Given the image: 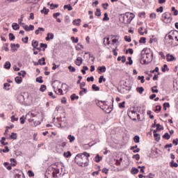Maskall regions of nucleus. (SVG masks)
Wrapping results in <instances>:
<instances>
[{
	"mask_svg": "<svg viewBox=\"0 0 178 178\" xmlns=\"http://www.w3.org/2000/svg\"><path fill=\"white\" fill-rule=\"evenodd\" d=\"M95 162H101L102 161V156H99V154H97L95 157Z\"/></svg>",
	"mask_w": 178,
	"mask_h": 178,
	"instance_id": "4be33fe9",
	"label": "nucleus"
},
{
	"mask_svg": "<svg viewBox=\"0 0 178 178\" xmlns=\"http://www.w3.org/2000/svg\"><path fill=\"white\" fill-rule=\"evenodd\" d=\"M71 40L73 42H74L75 44H77V42H79V38H74V36H72L71 38Z\"/></svg>",
	"mask_w": 178,
	"mask_h": 178,
	"instance_id": "3c124183",
	"label": "nucleus"
},
{
	"mask_svg": "<svg viewBox=\"0 0 178 178\" xmlns=\"http://www.w3.org/2000/svg\"><path fill=\"white\" fill-rule=\"evenodd\" d=\"M129 62L126 63V65H133V60L131 59V57H128Z\"/></svg>",
	"mask_w": 178,
	"mask_h": 178,
	"instance_id": "4d7b16f0",
	"label": "nucleus"
},
{
	"mask_svg": "<svg viewBox=\"0 0 178 178\" xmlns=\"http://www.w3.org/2000/svg\"><path fill=\"white\" fill-rule=\"evenodd\" d=\"M137 92H139V94H143L144 92V88L143 87H138L136 88Z\"/></svg>",
	"mask_w": 178,
	"mask_h": 178,
	"instance_id": "bb28decb",
	"label": "nucleus"
},
{
	"mask_svg": "<svg viewBox=\"0 0 178 178\" xmlns=\"http://www.w3.org/2000/svg\"><path fill=\"white\" fill-rule=\"evenodd\" d=\"M23 29L25 30V31H33L34 30V25H24L22 26Z\"/></svg>",
	"mask_w": 178,
	"mask_h": 178,
	"instance_id": "6e6552de",
	"label": "nucleus"
},
{
	"mask_svg": "<svg viewBox=\"0 0 178 178\" xmlns=\"http://www.w3.org/2000/svg\"><path fill=\"white\" fill-rule=\"evenodd\" d=\"M38 62H39V65H40L41 66H44V65H47V63H45V58L44 57L39 59Z\"/></svg>",
	"mask_w": 178,
	"mask_h": 178,
	"instance_id": "6ab92c4d",
	"label": "nucleus"
},
{
	"mask_svg": "<svg viewBox=\"0 0 178 178\" xmlns=\"http://www.w3.org/2000/svg\"><path fill=\"white\" fill-rule=\"evenodd\" d=\"M132 158H133V159H136V161H140V154H134L132 156Z\"/></svg>",
	"mask_w": 178,
	"mask_h": 178,
	"instance_id": "8fccbe9b",
	"label": "nucleus"
},
{
	"mask_svg": "<svg viewBox=\"0 0 178 178\" xmlns=\"http://www.w3.org/2000/svg\"><path fill=\"white\" fill-rule=\"evenodd\" d=\"M40 0H27L28 3H37L40 2Z\"/></svg>",
	"mask_w": 178,
	"mask_h": 178,
	"instance_id": "5fc2aeb1",
	"label": "nucleus"
},
{
	"mask_svg": "<svg viewBox=\"0 0 178 178\" xmlns=\"http://www.w3.org/2000/svg\"><path fill=\"white\" fill-rule=\"evenodd\" d=\"M88 158H90V153L85 152L81 154H78L75 156L74 161L79 166H88Z\"/></svg>",
	"mask_w": 178,
	"mask_h": 178,
	"instance_id": "f257e3e1",
	"label": "nucleus"
},
{
	"mask_svg": "<svg viewBox=\"0 0 178 178\" xmlns=\"http://www.w3.org/2000/svg\"><path fill=\"white\" fill-rule=\"evenodd\" d=\"M83 90H81L79 92V95H83V92H85V94H87V88H82Z\"/></svg>",
	"mask_w": 178,
	"mask_h": 178,
	"instance_id": "0e129e2a",
	"label": "nucleus"
},
{
	"mask_svg": "<svg viewBox=\"0 0 178 178\" xmlns=\"http://www.w3.org/2000/svg\"><path fill=\"white\" fill-rule=\"evenodd\" d=\"M8 87H10V84H9L8 83H5L3 84V89L6 90V91H9V88Z\"/></svg>",
	"mask_w": 178,
	"mask_h": 178,
	"instance_id": "58836bf2",
	"label": "nucleus"
},
{
	"mask_svg": "<svg viewBox=\"0 0 178 178\" xmlns=\"http://www.w3.org/2000/svg\"><path fill=\"white\" fill-rule=\"evenodd\" d=\"M139 42L140 44H145L147 42V38L144 37L140 38Z\"/></svg>",
	"mask_w": 178,
	"mask_h": 178,
	"instance_id": "e433bc0d",
	"label": "nucleus"
},
{
	"mask_svg": "<svg viewBox=\"0 0 178 178\" xmlns=\"http://www.w3.org/2000/svg\"><path fill=\"white\" fill-rule=\"evenodd\" d=\"M170 166L172 168H177L178 167V164H177V163L175 162V161H172L170 162Z\"/></svg>",
	"mask_w": 178,
	"mask_h": 178,
	"instance_id": "ea45409f",
	"label": "nucleus"
},
{
	"mask_svg": "<svg viewBox=\"0 0 178 178\" xmlns=\"http://www.w3.org/2000/svg\"><path fill=\"white\" fill-rule=\"evenodd\" d=\"M75 64L77 66H81V65L83 64V58L78 57L75 61Z\"/></svg>",
	"mask_w": 178,
	"mask_h": 178,
	"instance_id": "ddd939ff",
	"label": "nucleus"
},
{
	"mask_svg": "<svg viewBox=\"0 0 178 178\" xmlns=\"http://www.w3.org/2000/svg\"><path fill=\"white\" fill-rule=\"evenodd\" d=\"M10 66H12V65L10 64V62L7 61L5 63L3 67L4 69H7V70H9V69H10Z\"/></svg>",
	"mask_w": 178,
	"mask_h": 178,
	"instance_id": "f3484780",
	"label": "nucleus"
},
{
	"mask_svg": "<svg viewBox=\"0 0 178 178\" xmlns=\"http://www.w3.org/2000/svg\"><path fill=\"white\" fill-rule=\"evenodd\" d=\"M67 138H68V140H70V143H73V141H74V140H76V137H74V136H72V135H69Z\"/></svg>",
	"mask_w": 178,
	"mask_h": 178,
	"instance_id": "7c9ffc66",
	"label": "nucleus"
},
{
	"mask_svg": "<svg viewBox=\"0 0 178 178\" xmlns=\"http://www.w3.org/2000/svg\"><path fill=\"white\" fill-rule=\"evenodd\" d=\"M166 58L168 62H173V60H176V58H175L173 55H170L169 54H167Z\"/></svg>",
	"mask_w": 178,
	"mask_h": 178,
	"instance_id": "f8f14e48",
	"label": "nucleus"
},
{
	"mask_svg": "<svg viewBox=\"0 0 178 178\" xmlns=\"http://www.w3.org/2000/svg\"><path fill=\"white\" fill-rule=\"evenodd\" d=\"M134 143H140V136H135L134 138Z\"/></svg>",
	"mask_w": 178,
	"mask_h": 178,
	"instance_id": "a19ab883",
	"label": "nucleus"
},
{
	"mask_svg": "<svg viewBox=\"0 0 178 178\" xmlns=\"http://www.w3.org/2000/svg\"><path fill=\"white\" fill-rule=\"evenodd\" d=\"M62 86V83H60V81H54L52 83V87L54 88V92L56 93V89L58 90V95H63V90H62V88H60V86Z\"/></svg>",
	"mask_w": 178,
	"mask_h": 178,
	"instance_id": "20e7f679",
	"label": "nucleus"
},
{
	"mask_svg": "<svg viewBox=\"0 0 178 178\" xmlns=\"http://www.w3.org/2000/svg\"><path fill=\"white\" fill-rule=\"evenodd\" d=\"M46 90H47V86L41 85L40 91H41L42 92H44V91H45Z\"/></svg>",
	"mask_w": 178,
	"mask_h": 178,
	"instance_id": "09e8293b",
	"label": "nucleus"
},
{
	"mask_svg": "<svg viewBox=\"0 0 178 178\" xmlns=\"http://www.w3.org/2000/svg\"><path fill=\"white\" fill-rule=\"evenodd\" d=\"M124 104H126V102H122L119 104V108H125Z\"/></svg>",
	"mask_w": 178,
	"mask_h": 178,
	"instance_id": "774afa93",
	"label": "nucleus"
},
{
	"mask_svg": "<svg viewBox=\"0 0 178 178\" xmlns=\"http://www.w3.org/2000/svg\"><path fill=\"white\" fill-rule=\"evenodd\" d=\"M72 23L74 26H80V23H81V19H74Z\"/></svg>",
	"mask_w": 178,
	"mask_h": 178,
	"instance_id": "aec40b11",
	"label": "nucleus"
},
{
	"mask_svg": "<svg viewBox=\"0 0 178 178\" xmlns=\"http://www.w3.org/2000/svg\"><path fill=\"white\" fill-rule=\"evenodd\" d=\"M130 115H137V111L132 110L128 113V116H129V118Z\"/></svg>",
	"mask_w": 178,
	"mask_h": 178,
	"instance_id": "6e6d98bb",
	"label": "nucleus"
},
{
	"mask_svg": "<svg viewBox=\"0 0 178 178\" xmlns=\"http://www.w3.org/2000/svg\"><path fill=\"white\" fill-rule=\"evenodd\" d=\"M150 19H156V13H151L149 15Z\"/></svg>",
	"mask_w": 178,
	"mask_h": 178,
	"instance_id": "338daca9",
	"label": "nucleus"
},
{
	"mask_svg": "<svg viewBox=\"0 0 178 178\" xmlns=\"http://www.w3.org/2000/svg\"><path fill=\"white\" fill-rule=\"evenodd\" d=\"M163 106L164 111L167 110L166 108H170V104H169V102L164 103Z\"/></svg>",
	"mask_w": 178,
	"mask_h": 178,
	"instance_id": "4c0bfd02",
	"label": "nucleus"
},
{
	"mask_svg": "<svg viewBox=\"0 0 178 178\" xmlns=\"http://www.w3.org/2000/svg\"><path fill=\"white\" fill-rule=\"evenodd\" d=\"M155 88H158V86H153V87L152 88V92L153 93H156V94H157V92H159V90H158V89H155Z\"/></svg>",
	"mask_w": 178,
	"mask_h": 178,
	"instance_id": "f704fd0d",
	"label": "nucleus"
},
{
	"mask_svg": "<svg viewBox=\"0 0 178 178\" xmlns=\"http://www.w3.org/2000/svg\"><path fill=\"white\" fill-rule=\"evenodd\" d=\"M156 127L157 130H163V127H162V125H160L159 124H156Z\"/></svg>",
	"mask_w": 178,
	"mask_h": 178,
	"instance_id": "680f3d73",
	"label": "nucleus"
},
{
	"mask_svg": "<svg viewBox=\"0 0 178 178\" xmlns=\"http://www.w3.org/2000/svg\"><path fill=\"white\" fill-rule=\"evenodd\" d=\"M161 70L163 73H165V72H166V70H167V72H169V67H168V65L165 64L163 65V67L161 68Z\"/></svg>",
	"mask_w": 178,
	"mask_h": 178,
	"instance_id": "473e14b6",
	"label": "nucleus"
},
{
	"mask_svg": "<svg viewBox=\"0 0 178 178\" xmlns=\"http://www.w3.org/2000/svg\"><path fill=\"white\" fill-rule=\"evenodd\" d=\"M17 99H19L21 102L24 101V93H21L17 96Z\"/></svg>",
	"mask_w": 178,
	"mask_h": 178,
	"instance_id": "412c9836",
	"label": "nucleus"
},
{
	"mask_svg": "<svg viewBox=\"0 0 178 178\" xmlns=\"http://www.w3.org/2000/svg\"><path fill=\"white\" fill-rule=\"evenodd\" d=\"M54 171L52 172V176L53 177L56 178V177H58V176L56 175H59V172H60V170H59V168L56 167L54 168Z\"/></svg>",
	"mask_w": 178,
	"mask_h": 178,
	"instance_id": "1a4fd4ad",
	"label": "nucleus"
},
{
	"mask_svg": "<svg viewBox=\"0 0 178 178\" xmlns=\"http://www.w3.org/2000/svg\"><path fill=\"white\" fill-rule=\"evenodd\" d=\"M95 16H97L98 17H101V10L99 8L96 9Z\"/></svg>",
	"mask_w": 178,
	"mask_h": 178,
	"instance_id": "37998d69",
	"label": "nucleus"
},
{
	"mask_svg": "<svg viewBox=\"0 0 178 178\" xmlns=\"http://www.w3.org/2000/svg\"><path fill=\"white\" fill-rule=\"evenodd\" d=\"M170 40V41H172V42L175 41V38H173V36H172V35H166L165 37V40Z\"/></svg>",
	"mask_w": 178,
	"mask_h": 178,
	"instance_id": "cd10ccee",
	"label": "nucleus"
},
{
	"mask_svg": "<svg viewBox=\"0 0 178 178\" xmlns=\"http://www.w3.org/2000/svg\"><path fill=\"white\" fill-rule=\"evenodd\" d=\"M134 147L136 149L135 150H134V153L137 154V152H138L140 151V148H138V146L137 145H136Z\"/></svg>",
	"mask_w": 178,
	"mask_h": 178,
	"instance_id": "bf43d9fd",
	"label": "nucleus"
},
{
	"mask_svg": "<svg viewBox=\"0 0 178 178\" xmlns=\"http://www.w3.org/2000/svg\"><path fill=\"white\" fill-rule=\"evenodd\" d=\"M97 70H99L98 73H105L106 72V67L105 65L99 66L97 68Z\"/></svg>",
	"mask_w": 178,
	"mask_h": 178,
	"instance_id": "9b49d317",
	"label": "nucleus"
},
{
	"mask_svg": "<svg viewBox=\"0 0 178 178\" xmlns=\"http://www.w3.org/2000/svg\"><path fill=\"white\" fill-rule=\"evenodd\" d=\"M9 38H10V41H13V40H15V38H16V37H15L14 35H13V33H9Z\"/></svg>",
	"mask_w": 178,
	"mask_h": 178,
	"instance_id": "e2e57ef3",
	"label": "nucleus"
},
{
	"mask_svg": "<svg viewBox=\"0 0 178 178\" xmlns=\"http://www.w3.org/2000/svg\"><path fill=\"white\" fill-rule=\"evenodd\" d=\"M32 47H33V51H35V49H37V51H41V48L38 47V41L33 40L32 41Z\"/></svg>",
	"mask_w": 178,
	"mask_h": 178,
	"instance_id": "423d86ee",
	"label": "nucleus"
},
{
	"mask_svg": "<svg viewBox=\"0 0 178 178\" xmlns=\"http://www.w3.org/2000/svg\"><path fill=\"white\" fill-rule=\"evenodd\" d=\"M68 69H69L70 72H71V73L76 72V68L72 65H70L68 67Z\"/></svg>",
	"mask_w": 178,
	"mask_h": 178,
	"instance_id": "49530a36",
	"label": "nucleus"
},
{
	"mask_svg": "<svg viewBox=\"0 0 178 178\" xmlns=\"http://www.w3.org/2000/svg\"><path fill=\"white\" fill-rule=\"evenodd\" d=\"M164 23H172V14L170 13H165L162 15Z\"/></svg>",
	"mask_w": 178,
	"mask_h": 178,
	"instance_id": "39448f33",
	"label": "nucleus"
},
{
	"mask_svg": "<svg viewBox=\"0 0 178 178\" xmlns=\"http://www.w3.org/2000/svg\"><path fill=\"white\" fill-rule=\"evenodd\" d=\"M54 38H55V35H54L52 33H48L45 40L46 41H49L51 40H54Z\"/></svg>",
	"mask_w": 178,
	"mask_h": 178,
	"instance_id": "9d476101",
	"label": "nucleus"
},
{
	"mask_svg": "<svg viewBox=\"0 0 178 178\" xmlns=\"http://www.w3.org/2000/svg\"><path fill=\"white\" fill-rule=\"evenodd\" d=\"M44 31H45V29L44 28L39 27L38 30L35 31V34H36V35H38V34Z\"/></svg>",
	"mask_w": 178,
	"mask_h": 178,
	"instance_id": "a211bd4d",
	"label": "nucleus"
},
{
	"mask_svg": "<svg viewBox=\"0 0 178 178\" xmlns=\"http://www.w3.org/2000/svg\"><path fill=\"white\" fill-rule=\"evenodd\" d=\"M118 61L122 60V63H124L126 62V56H119V57L118 58Z\"/></svg>",
	"mask_w": 178,
	"mask_h": 178,
	"instance_id": "a878e982",
	"label": "nucleus"
},
{
	"mask_svg": "<svg viewBox=\"0 0 178 178\" xmlns=\"http://www.w3.org/2000/svg\"><path fill=\"white\" fill-rule=\"evenodd\" d=\"M92 88L93 90V91H99V87L97 86V85L93 84L92 86Z\"/></svg>",
	"mask_w": 178,
	"mask_h": 178,
	"instance_id": "a18cd8bd",
	"label": "nucleus"
},
{
	"mask_svg": "<svg viewBox=\"0 0 178 178\" xmlns=\"http://www.w3.org/2000/svg\"><path fill=\"white\" fill-rule=\"evenodd\" d=\"M12 27L13 30H19V29H20V26L17 23H13Z\"/></svg>",
	"mask_w": 178,
	"mask_h": 178,
	"instance_id": "b1692460",
	"label": "nucleus"
},
{
	"mask_svg": "<svg viewBox=\"0 0 178 178\" xmlns=\"http://www.w3.org/2000/svg\"><path fill=\"white\" fill-rule=\"evenodd\" d=\"M19 120L18 118H15V115L11 116V122H17Z\"/></svg>",
	"mask_w": 178,
	"mask_h": 178,
	"instance_id": "69168bd1",
	"label": "nucleus"
},
{
	"mask_svg": "<svg viewBox=\"0 0 178 178\" xmlns=\"http://www.w3.org/2000/svg\"><path fill=\"white\" fill-rule=\"evenodd\" d=\"M63 155L65 158H70L72 156V153L67 151V152H64Z\"/></svg>",
	"mask_w": 178,
	"mask_h": 178,
	"instance_id": "c9c22d12",
	"label": "nucleus"
},
{
	"mask_svg": "<svg viewBox=\"0 0 178 178\" xmlns=\"http://www.w3.org/2000/svg\"><path fill=\"white\" fill-rule=\"evenodd\" d=\"M10 138H11V140H17V134H16V133H11Z\"/></svg>",
	"mask_w": 178,
	"mask_h": 178,
	"instance_id": "393cba45",
	"label": "nucleus"
},
{
	"mask_svg": "<svg viewBox=\"0 0 178 178\" xmlns=\"http://www.w3.org/2000/svg\"><path fill=\"white\" fill-rule=\"evenodd\" d=\"M29 120L30 122H33V124H33V126H34L35 127L36 126H40V124H41V122H40V121H35L34 119H29Z\"/></svg>",
	"mask_w": 178,
	"mask_h": 178,
	"instance_id": "4468645a",
	"label": "nucleus"
},
{
	"mask_svg": "<svg viewBox=\"0 0 178 178\" xmlns=\"http://www.w3.org/2000/svg\"><path fill=\"white\" fill-rule=\"evenodd\" d=\"M124 40L127 41V42H131V38L126 35L124 36Z\"/></svg>",
	"mask_w": 178,
	"mask_h": 178,
	"instance_id": "052dcab7",
	"label": "nucleus"
},
{
	"mask_svg": "<svg viewBox=\"0 0 178 178\" xmlns=\"http://www.w3.org/2000/svg\"><path fill=\"white\" fill-rule=\"evenodd\" d=\"M72 101H74V99H79V96H76V94H72L70 97Z\"/></svg>",
	"mask_w": 178,
	"mask_h": 178,
	"instance_id": "79ce46f5",
	"label": "nucleus"
},
{
	"mask_svg": "<svg viewBox=\"0 0 178 178\" xmlns=\"http://www.w3.org/2000/svg\"><path fill=\"white\" fill-rule=\"evenodd\" d=\"M163 138H164L165 140H170V134H169V133L166 132V133L163 136Z\"/></svg>",
	"mask_w": 178,
	"mask_h": 178,
	"instance_id": "c756f323",
	"label": "nucleus"
},
{
	"mask_svg": "<svg viewBox=\"0 0 178 178\" xmlns=\"http://www.w3.org/2000/svg\"><path fill=\"white\" fill-rule=\"evenodd\" d=\"M140 172V170H138V168H131V174L132 175H137V173H138Z\"/></svg>",
	"mask_w": 178,
	"mask_h": 178,
	"instance_id": "5701e85b",
	"label": "nucleus"
},
{
	"mask_svg": "<svg viewBox=\"0 0 178 178\" xmlns=\"http://www.w3.org/2000/svg\"><path fill=\"white\" fill-rule=\"evenodd\" d=\"M23 19H24V15H21L20 18L18 19V24H19L20 26H26V24L22 23L23 22Z\"/></svg>",
	"mask_w": 178,
	"mask_h": 178,
	"instance_id": "2eb2a0df",
	"label": "nucleus"
},
{
	"mask_svg": "<svg viewBox=\"0 0 178 178\" xmlns=\"http://www.w3.org/2000/svg\"><path fill=\"white\" fill-rule=\"evenodd\" d=\"M102 81H106V79L104 78V76H100V77L99 78V84H101V83H102Z\"/></svg>",
	"mask_w": 178,
	"mask_h": 178,
	"instance_id": "c03bdc74",
	"label": "nucleus"
},
{
	"mask_svg": "<svg viewBox=\"0 0 178 178\" xmlns=\"http://www.w3.org/2000/svg\"><path fill=\"white\" fill-rule=\"evenodd\" d=\"M104 22H108L109 21V17H108V13H104V17L103 18Z\"/></svg>",
	"mask_w": 178,
	"mask_h": 178,
	"instance_id": "de8ad7c7",
	"label": "nucleus"
},
{
	"mask_svg": "<svg viewBox=\"0 0 178 178\" xmlns=\"http://www.w3.org/2000/svg\"><path fill=\"white\" fill-rule=\"evenodd\" d=\"M97 106H99L102 111H105V106H106V102L105 101H99L97 102Z\"/></svg>",
	"mask_w": 178,
	"mask_h": 178,
	"instance_id": "0eeeda50",
	"label": "nucleus"
},
{
	"mask_svg": "<svg viewBox=\"0 0 178 178\" xmlns=\"http://www.w3.org/2000/svg\"><path fill=\"white\" fill-rule=\"evenodd\" d=\"M10 161L12 163L11 166H16V159H10Z\"/></svg>",
	"mask_w": 178,
	"mask_h": 178,
	"instance_id": "603ef678",
	"label": "nucleus"
},
{
	"mask_svg": "<svg viewBox=\"0 0 178 178\" xmlns=\"http://www.w3.org/2000/svg\"><path fill=\"white\" fill-rule=\"evenodd\" d=\"M135 15L131 13H126L124 14H121L120 15V21L124 24H130L133 19H134Z\"/></svg>",
	"mask_w": 178,
	"mask_h": 178,
	"instance_id": "7ed1b4c3",
	"label": "nucleus"
},
{
	"mask_svg": "<svg viewBox=\"0 0 178 178\" xmlns=\"http://www.w3.org/2000/svg\"><path fill=\"white\" fill-rule=\"evenodd\" d=\"M138 80H140V83H142L145 81V79H144V76H138Z\"/></svg>",
	"mask_w": 178,
	"mask_h": 178,
	"instance_id": "13d9d810",
	"label": "nucleus"
},
{
	"mask_svg": "<svg viewBox=\"0 0 178 178\" xmlns=\"http://www.w3.org/2000/svg\"><path fill=\"white\" fill-rule=\"evenodd\" d=\"M37 83H44V81L42 80V76L36 78Z\"/></svg>",
	"mask_w": 178,
	"mask_h": 178,
	"instance_id": "864d4df0",
	"label": "nucleus"
},
{
	"mask_svg": "<svg viewBox=\"0 0 178 178\" xmlns=\"http://www.w3.org/2000/svg\"><path fill=\"white\" fill-rule=\"evenodd\" d=\"M64 9H67L69 11H70V10H73V7H72L70 4H67L64 6Z\"/></svg>",
	"mask_w": 178,
	"mask_h": 178,
	"instance_id": "72a5a7b5",
	"label": "nucleus"
},
{
	"mask_svg": "<svg viewBox=\"0 0 178 178\" xmlns=\"http://www.w3.org/2000/svg\"><path fill=\"white\" fill-rule=\"evenodd\" d=\"M40 12L41 13H44V15H48V13H49V9H47L45 7H44Z\"/></svg>",
	"mask_w": 178,
	"mask_h": 178,
	"instance_id": "c85d7f7f",
	"label": "nucleus"
},
{
	"mask_svg": "<svg viewBox=\"0 0 178 178\" xmlns=\"http://www.w3.org/2000/svg\"><path fill=\"white\" fill-rule=\"evenodd\" d=\"M153 55L152 53H146L145 49L142 50L140 58L141 65H148V63H151V62H152Z\"/></svg>",
	"mask_w": 178,
	"mask_h": 178,
	"instance_id": "f03ea898",
	"label": "nucleus"
},
{
	"mask_svg": "<svg viewBox=\"0 0 178 178\" xmlns=\"http://www.w3.org/2000/svg\"><path fill=\"white\" fill-rule=\"evenodd\" d=\"M154 137L156 141H159V140H161V134H154Z\"/></svg>",
	"mask_w": 178,
	"mask_h": 178,
	"instance_id": "2f4dec72",
	"label": "nucleus"
},
{
	"mask_svg": "<svg viewBox=\"0 0 178 178\" xmlns=\"http://www.w3.org/2000/svg\"><path fill=\"white\" fill-rule=\"evenodd\" d=\"M15 81L17 83V84H21V83L23 81V79L20 76H17L15 78Z\"/></svg>",
	"mask_w": 178,
	"mask_h": 178,
	"instance_id": "dca6fc26",
	"label": "nucleus"
}]
</instances>
